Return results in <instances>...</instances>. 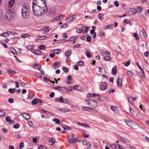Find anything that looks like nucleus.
Returning <instances> with one entry per match:
<instances>
[{
    "label": "nucleus",
    "mask_w": 149,
    "mask_h": 149,
    "mask_svg": "<svg viewBox=\"0 0 149 149\" xmlns=\"http://www.w3.org/2000/svg\"><path fill=\"white\" fill-rule=\"evenodd\" d=\"M136 9L134 8H130L129 10V12L132 15H134L136 14Z\"/></svg>",
    "instance_id": "b1692460"
},
{
    "label": "nucleus",
    "mask_w": 149,
    "mask_h": 149,
    "mask_svg": "<svg viewBox=\"0 0 149 149\" xmlns=\"http://www.w3.org/2000/svg\"><path fill=\"white\" fill-rule=\"evenodd\" d=\"M143 9V8L141 6H139L137 7L135 9L136 13H140L142 11Z\"/></svg>",
    "instance_id": "6ab92c4d"
},
{
    "label": "nucleus",
    "mask_w": 149,
    "mask_h": 149,
    "mask_svg": "<svg viewBox=\"0 0 149 149\" xmlns=\"http://www.w3.org/2000/svg\"><path fill=\"white\" fill-rule=\"evenodd\" d=\"M111 109L115 113H117L118 112V108L116 107L112 106Z\"/></svg>",
    "instance_id": "a211bd4d"
},
{
    "label": "nucleus",
    "mask_w": 149,
    "mask_h": 149,
    "mask_svg": "<svg viewBox=\"0 0 149 149\" xmlns=\"http://www.w3.org/2000/svg\"><path fill=\"white\" fill-rule=\"evenodd\" d=\"M76 31L77 33H83V31L81 29H77L76 30Z\"/></svg>",
    "instance_id": "680f3d73"
},
{
    "label": "nucleus",
    "mask_w": 149,
    "mask_h": 149,
    "mask_svg": "<svg viewBox=\"0 0 149 149\" xmlns=\"http://www.w3.org/2000/svg\"><path fill=\"white\" fill-rule=\"evenodd\" d=\"M77 38V37L76 36H72L69 38L68 41L70 42L74 41L75 40H76Z\"/></svg>",
    "instance_id": "412c9836"
},
{
    "label": "nucleus",
    "mask_w": 149,
    "mask_h": 149,
    "mask_svg": "<svg viewBox=\"0 0 149 149\" xmlns=\"http://www.w3.org/2000/svg\"><path fill=\"white\" fill-rule=\"evenodd\" d=\"M71 50L68 49L65 52V55L66 56H69L71 54Z\"/></svg>",
    "instance_id": "393cba45"
},
{
    "label": "nucleus",
    "mask_w": 149,
    "mask_h": 149,
    "mask_svg": "<svg viewBox=\"0 0 149 149\" xmlns=\"http://www.w3.org/2000/svg\"><path fill=\"white\" fill-rule=\"evenodd\" d=\"M11 52L13 54H15L16 52V51L15 49L13 47L11 48L10 49Z\"/></svg>",
    "instance_id": "37998d69"
},
{
    "label": "nucleus",
    "mask_w": 149,
    "mask_h": 149,
    "mask_svg": "<svg viewBox=\"0 0 149 149\" xmlns=\"http://www.w3.org/2000/svg\"><path fill=\"white\" fill-rule=\"evenodd\" d=\"M8 91L9 92L11 93H14L15 91V88H10L9 89Z\"/></svg>",
    "instance_id": "09e8293b"
},
{
    "label": "nucleus",
    "mask_w": 149,
    "mask_h": 149,
    "mask_svg": "<svg viewBox=\"0 0 149 149\" xmlns=\"http://www.w3.org/2000/svg\"><path fill=\"white\" fill-rule=\"evenodd\" d=\"M7 72L8 73L12 74H15L16 73V72L15 71L13 70L10 68L8 69Z\"/></svg>",
    "instance_id": "c85d7f7f"
},
{
    "label": "nucleus",
    "mask_w": 149,
    "mask_h": 149,
    "mask_svg": "<svg viewBox=\"0 0 149 149\" xmlns=\"http://www.w3.org/2000/svg\"><path fill=\"white\" fill-rule=\"evenodd\" d=\"M34 76L35 77L39 78H41L42 77V76L39 73L35 74Z\"/></svg>",
    "instance_id": "79ce46f5"
},
{
    "label": "nucleus",
    "mask_w": 149,
    "mask_h": 149,
    "mask_svg": "<svg viewBox=\"0 0 149 149\" xmlns=\"http://www.w3.org/2000/svg\"><path fill=\"white\" fill-rule=\"evenodd\" d=\"M41 67V65L39 64H35L33 65V67L35 69H36L40 70Z\"/></svg>",
    "instance_id": "a878e982"
},
{
    "label": "nucleus",
    "mask_w": 149,
    "mask_h": 149,
    "mask_svg": "<svg viewBox=\"0 0 149 149\" xmlns=\"http://www.w3.org/2000/svg\"><path fill=\"white\" fill-rule=\"evenodd\" d=\"M85 101L89 106L92 108H95L97 106V102L92 99L86 100Z\"/></svg>",
    "instance_id": "39448f33"
},
{
    "label": "nucleus",
    "mask_w": 149,
    "mask_h": 149,
    "mask_svg": "<svg viewBox=\"0 0 149 149\" xmlns=\"http://www.w3.org/2000/svg\"><path fill=\"white\" fill-rule=\"evenodd\" d=\"M45 48V46L44 45H41L39 46V48L40 50H43Z\"/></svg>",
    "instance_id": "5fc2aeb1"
},
{
    "label": "nucleus",
    "mask_w": 149,
    "mask_h": 149,
    "mask_svg": "<svg viewBox=\"0 0 149 149\" xmlns=\"http://www.w3.org/2000/svg\"><path fill=\"white\" fill-rule=\"evenodd\" d=\"M81 45L79 44H76L74 45L73 48H79L80 47Z\"/></svg>",
    "instance_id": "e2e57ef3"
},
{
    "label": "nucleus",
    "mask_w": 149,
    "mask_h": 149,
    "mask_svg": "<svg viewBox=\"0 0 149 149\" xmlns=\"http://www.w3.org/2000/svg\"><path fill=\"white\" fill-rule=\"evenodd\" d=\"M60 65L61 62H55L53 65V66L54 68H56L59 66Z\"/></svg>",
    "instance_id": "f3484780"
},
{
    "label": "nucleus",
    "mask_w": 149,
    "mask_h": 149,
    "mask_svg": "<svg viewBox=\"0 0 149 149\" xmlns=\"http://www.w3.org/2000/svg\"><path fill=\"white\" fill-rule=\"evenodd\" d=\"M78 141L77 138H71L68 141V142L70 143H76Z\"/></svg>",
    "instance_id": "1a4fd4ad"
},
{
    "label": "nucleus",
    "mask_w": 149,
    "mask_h": 149,
    "mask_svg": "<svg viewBox=\"0 0 149 149\" xmlns=\"http://www.w3.org/2000/svg\"><path fill=\"white\" fill-rule=\"evenodd\" d=\"M128 100L129 102L132 104H134V101L133 98L132 97H129L128 98Z\"/></svg>",
    "instance_id": "473e14b6"
},
{
    "label": "nucleus",
    "mask_w": 149,
    "mask_h": 149,
    "mask_svg": "<svg viewBox=\"0 0 149 149\" xmlns=\"http://www.w3.org/2000/svg\"><path fill=\"white\" fill-rule=\"evenodd\" d=\"M117 84L118 86H121V78H118L117 80Z\"/></svg>",
    "instance_id": "bb28decb"
},
{
    "label": "nucleus",
    "mask_w": 149,
    "mask_h": 149,
    "mask_svg": "<svg viewBox=\"0 0 149 149\" xmlns=\"http://www.w3.org/2000/svg\"><path fill=\"white\" fill-rule=\"evenodd\" d=\"M61 51V49H55L53 50V53L55 54H59L60 52H59Z\"/></svg>",
    "instance_id": "f704fd0d"
},
{
    "label": "nucleus",
    "mask_w": 149,
    "mask_h": 149,
    "mask_svg": "<svg viewBox=\"0 0 149 149\" xmlns=\"http://www.w3.org/2000/svg\"><path fill=\"white\" fill-rule=\"evenodd\" d=\"M14 16L13 13L10 10H7L6 11L4 18L7 20H11Z\"/></svg>",
    "instance_id": "20e7f679"
},
{
    "label": "nucleus",
    "mask_w": 149,
    "mask_h": 149,
    "mask_svg": "<svg viewBox=\"0 0 149 149\" xmlns=\"http://www.w3.org/2000/svg\"><path fill=\"white\" fill-rule=\"evenodd\" d=\"M104 60L106 61H109L111 60V58L108 56H105L104 58Z\"/></svg>",
    "instance_id": "4c0bfd02"
},
{
    "label": "nucleus",
    "mask_w": 149,
    "mask_h": 149,
    "mask_svg": "<svg viewBox=\"0 0 149 149\" xmlns=\"http://www.w3.org/2000/svg\"><path fill=\"white\" fill-rule=\"evenodd\" d=\"M50 11L51 13L52 14H55L56 13V12L55 9H54V8L51 9L50 10Z\"/></svg>",
    "instance_id": "864d4df0"
},
{
    "label": "nucleus",
    "mask_w": 149,
    "mask_h": 149,
    "mask_svg": "<svg viewBox=\"0 0 149 149\" xmlns=\"http://www.w3.org/2000/svg\"><path fill=\"white\" fill-rule=\"evenodd\" d=\"M76 15H74L69 16L66 19V20L68 21H72L74 19H76Z\"/></svg>",
    "instance_id": "6e6552de"
},
{
    "label": "nucleus",
    "mask_w": 149,
    "mask_h": 149,
    "mask_svg": "<svg viewBox=\"0 0 149 149\" xmlns=\"http://www.w3.org/2000/svg\"><path fill=\"white\" fill-rule=\"evenodd\" d=\"M133 36L137 40H138L139 39V37L136 33H134L133 35Z\"/></svg>",
    "instance_id": "2f4dec72"
},
{
    "label": "nucleus",
    "mask_w": 149,
    "mask_h": 149,
    "mask_svg": "<svg viewBox=\"0 0 149 149\" xmlns=\"http://www.w3.org/2000/svg\"><path fill=\"white\" fill-rule=\"evenodd\" d=\"M20 127V125L19 123H17L13 126V127L15 129H18Z\"/></svg>",
    "instance_id": "a18cd8bd"
},
{
    "label": "nucleus",
    "mask_w": 149,
    "mask_h": 149,
    "mask_svg": "<svg viewBox=\"0 0 149 149\" xmlns=\"http://www.w3.org/2000/svg\"><path fill=\"white\" fill-rule=\"evenodd\" d=\"M24 118L26 120H29L30 119V116L29 114L26 113H24L21 114Z\"/></svg>",
    "instance_id": "0eeeda50"
},
{
    "label": "nucleus",
    "mask_w": 149,
    "mask_h": 149,
    "mask_svg": "<svg viewBox=\"0 0 149 149\" xmlns=\"http://www.w3.org/2000/svg\"><path fill=\"white\" fill-rule=\"evenodd\" d=\"M113 149H120V146L116 143H114L111 145Z\"/></svg>",
    "instance_id": "f8f14e48"
},
{
    "label": "nucleus",
    "mask_w": 149,
    "mask_h": 149,
    "mask_svg": "<svg viewBox=\"0 0 149 149\" xmlns=\"http://www.w3.org/2000/svg\"><path fill=\"white\" fill-rule=\"evenodd\" d=\"M32 8L33 14L37 16L44 14L48 8L45 0H33Z\"/></svg>",
    "instance_id": "f257e3e1"
},
{
    "label": "nucleus",
    "mask_w": 149,
    "mask_h": 149,
    "mask_svg": "<svg viewBox=\"0 0 149 149\" xmlns=\"http://www.w3.org/2000/svg\"><path fill=\"white\" fill-rule=\"evenodd\" d=\"M86 41L88 42L91 41V38L90 36H87L86 37Z\"/></svg>",
    "instance_id": "c03bdc74"
},
{
    "label": "nucleus",
    "mask_w": 149,
    "mask_h": 149,
    "mask_svg": "<svg viewBox=\"0 0 149 149\" xmlns=\"http://www.w3.org/2000/svg\"><path fill=\"white\" fill-rule=\"evenodd\" d=\"M5 111L2 110H0V117H3L5 115Z\"/></svg>",
    "instance_id": "c756f323"
},
{
    "label": "nucleus",
    "mask_w": 149,
    "mask_h": 149,
    "mask_svg": "<svg viewBox=\"0 0 149 149\" xmlns=\"http://www.w3.org/2000/svg\"><path fill=\"white\" fill-rule=\"evenodd\" d=\"M99 87L100 89L101 90H105L108 88V84L104 82H102L100 84Z\"/></svg>",
    "instance_id": "423d86ee"
},
{
    "label": "nucleus",
    "mask_w": 149,
    "mask_h": 149,
    "mask_svg": "<svg viewBox=\"0 0 149 149\" xmlns=\"http://www.w3.org/2000/svg\"><path fill=\"white\" fill-rule=\"evenodd\" d=\"M52 121H54L55 123H56L57 124H59L61 123L60 121L59 120V119H57L56 118H55L54 119H53L52 120Z\"/></svg>",
    "instance_id": "72a5a7b5"
},
{
    "label": "nucleus",
    "mask_w": 149,
    "mask_h": 149,
    "mask_svg": "<svg viewBox=\"0 0 149 149\" xmlns=\"http://www.w3.org/2000/svg\"><path fill=\"white\" fill-rule=\"evenodd\" d=\"M42 103V101L40 99H35L32 100L31 103L35 105L38 103Z\"/></svg>",
    "instance_id": "9d476101"
},
{
    "label": "nucleus",
    "mask_w": 149,
    "mask_h": 149,
    "mask_svg": "<svg viewBox=\"0 0 149 149\" xmlns=\"http://www.w3.org/2000/svg\"><path fill=\"white\" fill-rule=\"evenodd\" d=\"M69 111V109L67 108H64L62 109V111L63 112H66Z\"/></svg>",
    "instance_id": "69168bd1"
},
{
    "label": "nucleus",
    "mask_w": 149,
    "mask_h": 149,
    "mask_svg": "<svg viewBox=\"0 0 149 149\" xmlns=\"http://www.w3.org/2000/svg\"><path fill=\"white\" fill-rule=\"evenodd\" d=\"M105 35V32L103 31H101L99 33V36L100 37H104Z\"/></svg>",
    "instance_id": "ea45409f"
},
{
    "label": "nucleus",
    "mask_w": 149,
    "mask_h": 149,
    "mask_svg": "<svg viewBox=\"0 0 149 149\" xmlns=\"http://www.w3.org/2000/svg\"><path fill=\"white\" fill-rule=\"evenodd\" d=\"M34 47V46L32 45H28L27 47V48L29 49V50H31V49H33Z\"/></svg>",
    "instance_id": "3c124183"
},
{
    "label": "nucleus",
    "mask_w": 149,
    "mask_h": 149,
    "mask_svg": "<svg viewBox=\"0 0 149 149\" xmlns=\"http://www.w3.org/2000/svg\"><path fill=\"white\" fill-rule=\"evenodd\" d=\"M49 141L50 144L52 146L55 143V141L54 138H50L49 139Z\"/></svg>",
    "instance_id": "dca6fc26"
},
{
    "label": "nucleus",
    "mask_w": 149,
    "mask_h": 149,
    "mask_svg": "<svg viewBox=\"0 0 149 149\" xmlns=\"http://www.w3.org/2000/svg\"><path fill=\"white\" fill-rule=\"evenodd\" d=\"M33 52L36 55H40L41 54V52L38 50H34Z\"/></svg>",
    "instance_id": "cd10ccee"
},
{
    "label": "nucleus",
    "mask_w": 149,
    "mask_h": 149,
    "mask_svg": "<svg viewBox=\"0 0 149 149\" xmlns=\"http://www.w3.org/2000/svg\"><path fill=\"white\" fill-rule=\"evenodd\" d=\"M29 36V35L26 33H24L21 35V37L22 38H26Z\"/></svg>",
    "instance_id": "bf43d9fd"
},
{
    "label": "nucleus",
    "mask_w": 149,
    "mask_h": 149,
    "mask_svg": "<svg viewBox=\"0 0 149 149\" xmlns=\"http://www.w3.org/2000/svg\"><path fill=\"white\" fill-rule=\"evenodd\" d=\"M122 141L124 143H126L127 142H129V141L127 139L122 138Z\"/></svg>",
    "instance_id": "a19ab883"
},
{
    "label": "nucleus",
    "mask_w": 149,
    "mask_h": 149,
    "mask_svg": "<svg viewBox=\"0 0 149 149\" xmlns=\"http://www.w3.org/2000/svg\"><path fill=\"white\" fill-rule=\"evenodd\" d=\"M30 9L28 3H24L22 5L21 8V13L23 18L26 19L29 17L30 14Z\"/></svg>",
    "instance_id": "f03ea898"
},
{
    "label": "nucleus",
    "mask_w": 149,
    "mask_h": 149,
    "mask_svg": "<svg viewBox=\"0 0 149 149\" xmlns=\"http://www.w3.org/2000/svg\"><path fill=\"white\" fill-rule=\"evenodd\" d=\"M68 27V25L66 24H64L61 26V28H66Z\"/></svg>",
    "instance_id": "338daca9"
},
{
    "label": "nucleus",
    "mask_w": 149,
    "mask_h": 149,
    "mask_svg": "<svg viewBox=\"0 0 149 149\" xmlns=\"http://www.w3.org/2000/svg\"><path fill=\"white\" fill-rule=\"evenodd\" d=\"M61 93H66L67 92V89L66 88L64 87H61Z\"/></svg>",
    "instance_id": "58836bf2"
},
{
    "label": "nucleus",
    "mask_w": 149,
    "mask_h": 149,
    "mask_svg": "<svg viewBox=\"0 0 149 149\" xmlns=\"http://www.w3.org/2000/svg\"><path fill=\"white\" fill-rule=\"evenodd\" d=\"M1 36H2L7 37L9 36V34L8 33H2L1 34Z\"/></svg>",
    "instance_id": "49530a36"
},
{
    "label": "nucleus",
    "mask_w": 149,
    "mask_h": 149,
    "mask_svg": "<svg viewBox=\"0 0 149 149\" xmlns=\"http://www.w3.org/2000/svg\"><path fill=\"white\" fill-rule=\"evenodd\" d=\"M104 15V14L102 13H100L98 14V16L99 17V18L100 20L101 21H102L104 20V18L102 17Z\"/></svg>",
    "instance_id": "7c9ffc66"
},
{
    "label": "nucleus",
    "mask_w": 149,
    "mask_h": 149,
    "mask_svg": "<svg viewBox=\"0 0 149 149\" xmlns=\"http://www.w3.org/2000/svg\"><path fill=\"white\" fill-rule=\"evenodd\" d=\"M127 74L130 77H132L133 76V74L132 72L131 71H128L127 72Z\"/></svg>",
    "instance_id": "de8ad7c7"
},
{
    "label": "nucleus",
    "mask_w": 149,
    "mask_h": 149,
    "mask_svg": "<svg viewBox=\"0 0 149 149\" xmlns=\"http://www.w3.org/2000/svg\"><path fill=\"white\" fill-rule=\"evenodd\" d=\"M6 122H10V118L9 116H7L6 118Z\"/></svg>",
    "instance_id": "052dcab7"
},
{
    "label": "nucleus",
    "mask_w": 149,
    "mask_h": 149,
    "mask_svg": "<svg viewBox=\"0 0 149 149\" xmlns=\"http://www.w3.org/2000/svg\"><path fill=\"white\" fill-rule=\"evenodd\" d=\"M77 64L79 65L82 66L84 65V63L82 61H80L78 62Z\"/></svg>",
    "instance_id": "4d7b16f0"
},
{
    "label": "nucleus",
    "mask_w": 149,
    "mask_h": 149,
    "mask_svg": "<svg viewBox=\"0 0 149 149\" xmlns=\"http://www.w3.org/2000/svg\"><path fill=\"white\" fill-rule=\"evenodd\" d=\"M111 71L112 72L111 74H112L115 75L116 74L117 72V69L116 67H113L112 68Z\"/></svg>",
    "instance_id": "aec40b11"
},
{
    "label": "nucleus",
    "mask_w": 149,
    "mask_h": 149,
    "mask_svg": "<svg viewBox=\"0 0 149 149\" xmlns=\"http://www.w3.org/2000/svg\"><path fill=\"white\" fill-rule=\"evenodd\" d=\"M48 29H42L40 30L41 32H42V33L43 34H45L48 32L49 31V30H48Z\"/></svg>",
    "instance_id": "c9c22d12"
},
{
    "label": "nucleus",
    "mask_w": 149,
    "mask_h": 149,
    "mask_svg": "<svg viewBox=\"0 0 149 149\" xmlns=\"http://www.w3.org/2000/svg\"><path fill=\"white\" fill-rule=\"evenodd\" d=\"M61 126L64 130H68L71 129V128L70 127L64 124L62 125H61Z\"/></svg>",
    "instance_id": "5701e85b"
},
{
    "label": "nucleus",
    "mask_w": 149,
    "mask_h": 149,
    "mask_svg": "<svg viewBox=\"0 0 149 149\" xmlns=\"http://www.w3.org/2000/svg\"><path fill=\"white\" fill-rule=\"evenodd\" d=\"M65 16L64 15L61 14L59 15L58 16L56 17L52 20V21L54 22L55 21H57V20L60 19V18L62 17H63Z\"/></svg>",
    "instance_id": "2eb2a0df"
},
{
    "label": "nucleus",
    "mask_w": 149,
    "mask_h": 149,
    "mask_svg": "<svg viewBox=\"0 0 149 149\" xmlns=\"http://www.w3.org/2000/svg\"><path fill=\"white\" fill-rule=\"evenodd\" d=\"M122 124L123 125L126 124L134 129H136L139 126V125L137 123L129 120H124Z\"/></svg>",
    "instance_id": "7ed1b4c3"
},
{
    "label": "nucleus",
    "mask_w": 149,
    "mask_h": 149,
    "mask_svg": "<svg viewBox=\"0 0 149 149\" xmlns=\"http://www.w3.org/2000/svg\"><path fill=\"white\" fill-rule=\"evenodd\" d=\"M85 54L86 55V56L90 58L91 57V54L90 53L88 52H86L85 53Z\"/></svg>",
    "instance_id": "0e129e2a"
},
{
    "label": "nucleus",
    "mask_w": 149,
    "mask_h": 149,
    "mask_svg": "<svg viewBox=\"0 0 149 149\" xmlns=\"http://www.w3.org/2000/svg\"><path fill=\"white\" fill-rule=\"evenodd\" d=\"M39 149H47V148L44 146L40 145L39 147Z\"/></svg>",
    "instance_id": "13d9d810"
},
{
    "label": "nucleus",
    "mask_w": 149,
    "mask_h": 149,
    "mask_svg": "<svg viewBox=\"0 0 149 149\" xmlns=\"http://www.w3.org/2000/svg\"><path fill=\"white\" fill-rule=\"evenodd\" d=\"M15 2V0H10L8 1V6L9 8H11Z\"/></svg>",
    "instance_id": "4468645a"
},
{
    "label": "nucleus",
    "mask_w": 149,
    "mask_h": 149,
    "mask_svg": "<svg viewBox=\"0 0 149 149\" xmlns=\"http://www.w3.org/2000/svg\"><path fill=\"white\" fill-rule=\"evenodd\" d=\"M24 147V143L23 142H21L20 144L19 148L20 149H22Z\"/></svg>",
    "instance_id": "774afa93"
},
{
    "label": "nucleus",
    "mask_w": 149,
    "mask_h": 149,
    "mask_svg": "<svg viewBox=\"0 0 149 149\" xmlns=\"http://www.w3.org/2000/svg\"><path fill=\"white\" fill-rule=\"evenodd\" d=\"M63 70L65 72H67L68 71L69 69L68 68L64 67L63 68Z\"/></svg>",
    "instance_id": "603ef678"
},
{
    "label": "nucleus",
    "mask_w": 149,
    "mask_h": 149,
    "mask_svg": "<svg viewBox=\"0 0 149 149\" xmlns=\"http://www.w3.org/2000/svg\"><path fill=\"white\" fill-rule=\"evenodd\" d=\"M59 101L61 103H67L68 102V100L65 98H63L62 97H60L59 99Z\"/></svg>",
    "instance_id": "9b49d317"
},
{
    "label": "nucleus",
    "mask_w": 149,
    "mask_h": 149,
    "mask_svg": "<svg viewBox=\"0 0 149 149\" xmlns=\"http://www.w3.org/2000/svg\"><path fill=\"white\" fill-rule=\"evenodd\" d=\"M100 95L98 94H96L95 93L91 94V93H88L87 95V98H92L96 96H99Z\"/></svg>",
    "instance_id": "ddd939ff"
},
{
    "label": "nucleus",
    "mask_w": 149,
    "mask_h": 149,
    "mask_svg": "<svg viewBox=\"0 0 149 149\" xmlns=\"http://www.w3.org/2000/svg\"><path fill=\"white\" fill-rule=\"evenodd\" d=\"M54 89H55L58 90L59 91L61 92V86H58L57 87H56L54 88Z\"/></svg>",
    "instance_id": "8fccbe9b"
},
{
    "label": "nucleus",
    "mask_w": 149,
    "mask_h": 149,
    "mask_svg": "<svg viewBox=\"0 0 149 149\" xmlns=\"http://www.w3.org/2000/svg\"><path fill=\"white\" fill-rule=\"evenodd\" d=\"M82 109L83 110H86L87 111H93L94 110L93 109H92L90 107H82Z\"/></svg>",
    "instance_id": "4be33fe9"
},
{
    "label": "nucleus",
    "mask_w": 149,
    "mask_h": 149,
    "mask_svg": "<svg viewBox=\"0 0 149 149\" xmlns=\"http://www.w3.org/2000/svg\"><path fill=\"white\" fill-rule=\"evenodd\" d=\"M41 111H42V112H44L45 113V115H51L52 113L51 112L45 111L44 109H42Z\"/></svg>",
    "instance_id": "e433bc0d"
},
{
    "label": "nucleus",
    "mask_w": 149,
    "mask_h": 149,
    "mask_svg": "<svg viewBox=\"0 0 149 149\" xmlns=\"http://www.w3.org/2000/svg\"><path fill=\"white\" fill-rule=\"evenodd\" d=\"M39 39L40 40H45L47 39V37L45 36H42L39 37Z\"/></svg>",
    "instance_id": "6e6d98bb"
}]
</instances>
